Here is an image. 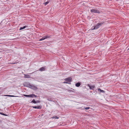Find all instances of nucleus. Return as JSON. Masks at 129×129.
<instances>
[{"label": "nucleus", "mask_w": 129, "mask_h": 129, "mask_svg": "<svg viewBox=\"0 0 129 129\" xmlns=\"http://www.w3.org/2000/svg\"><path fill=\"white\" fill-rule=\"evenodd\" d=\"M45 39L49 38H50V36L49 35L44 36Z\"/></svg>", "instance_id": "obj_9"}, {"label": "nucleus", "mask_w": 129, "mask_h": 129, "mask_svg": "<svg viewBox=\"0 0 129 129\" xmlns=\"http://www.w3.org/2000/svg\"><path fill=\"white\" fill-rule=\"evenodd\" d=\"M31 102L32 103H38V102H36V101H35V100L34 99H33L32 101Z\"/></svg>", "instance_id": "obj_11"}, {"label": "nucleus", "mask_w": 129, "mask_h": 129, "mask_svg": "<svg viewBox=\"0 0 129 129\" xmlns=\"http://www.w3.org/2000/svg\"><path fill=\"white\" fill-rule=\"evenodd\" d=\"M32 107L33 108L38 109H41V106H33Z\"/></svg>", "instance_id": "obj_5"}, {"label": "nucleus", "mask_w": 129, "mask_h": 129, "mask_svg": "<svg viewBox=\"0 0 129 129\" xmlns=\"http://www.w3.org/2000/svg\"><path fill=\"white\" fill-rule=\"evenodd\" d=\"M32 88L33 89H37V87L34 86H32Z\"/></svg>", "instance_id": "obj_15"}, {"label": "nucleus", "mask_w": 129, "mask_h": 129, "mask_svg": "<svg viewBox=\"0 0 129 129\" xmlns=\"http://www.w3.org/2000/svg\"><path fill=\"white\" fill-rule=\"evenodd\" d=\"M90 108L89 107L84 108V109L85 110H87V109H89Z\"/></svg>", "instance_id": "obj_20"}, {"label": "nucleus", "mask_w": 129, "mask_h": 129, "mask_svg": "<svg viewBox=\"0 0 129 129\" xmlns=\"http://www.w3.org/2000/svg\"><path fill=\"white\" fill-rule=\"evenodd\" d=\"M52 118L58 119L59 118V117L56 116H54L52 117Z\"/></svg>", "instance_id": "obj_12"}, {"label": "nucleus", "mask_w": 129, "mask_h": 129, "mask_svg": "<svg viewBox=\"0 0 129 129\" xmlns=\"http://www.w3.org/2000/svg\"><path fill=\"white\" fill-rule=\"evenodd\" d=\"M24 78H29L30 77V76L28 75L24 74Z\"/></svg>", "instance_id": "obj_6"}, {"label": "nucleus", "mask_w": 129, "mask_h": 129, "mask_svg": "<svg viewBox=\"0 0 129 129\" xmlns=\"http://www.w3.org/2000/svg\"><path fill=\"white\" fill-rule=\"evenodd\" d=\"M80 83L79 82H78L75 85L76 87H78L80 85Z\"/></svg>", "instance_id": "obj_10"}, {"label": "nucleus", "mask_w": 129, "mask_h": 129, "mask_svg": "<svg viewBox=\"0 0 129 129\" xmlns=\"http://www.w3.org/2000/svg\"><path fill=\"white\" fill-rule=\"evenodd\" d=\"M45 39V38L44 37V36L42 38L40 39L39 41H42L43 40H44Z\"/></svg>", "instance_id": "obj_14"}, {"label": "nucleus", "mask_w": 129, "mask_h": 129, "mask_svg": "<svg viewBox=\"0 0 129 129\" xmlns=\"http://www.w3.org/2000/svg\"><path fill=\"white\" fill-rule=\"evenodd\" d=\"M98 91H100L101 92H104V90H101L100 88H98Z\"/></svg>", "instance_id": "obj_16"}, {"label": "nucleus", "mask_w": 129, "mask_h": 129, "mask_svg": "<svg viewBox=\"0 0 129 129\" xmlns=\"http://www.w3.org/2000/svg\"><path fill=\"white\" fill-rule=\"evenodd\" d=\"M4 96H10V97H18L17 96H15L13 95H4Z\"/></svg>", "instance_id": "obj_8"}, {"label": "nucleus", "mask_w": 129, "mask_h": 129, "mask_svg": "<svg viewBox=\"0 0 129 129\" xmlns=\"http://www.w3.org/2000/svg\"><path fill=\"white\" fill-rule=\"evenodd\" d=\"M28 97L33 98L34 97H36L37 96L34 94H32L30 95H28Z\"/></svg>", "instance_id": "obj_4"}, {"label": "nucleus", "mask_w": 129, "mask_h": 129, "mask_svg": "<svg viewBox=\"0 0 129 129\" xmlns=\"http://www.w3.org/2000/svg\"><path fill=\"white\" fill-rule=\"evenodd\" d=\"M90 11L92 13H96L100 14V12L99 10L96 9L91 10Z\"/></svg>", "instance_id": "obj_2"}, {"label": "nucleus", "mask_w": 129, "mask_h": 129, "mask_svg": "<svg viewBox=\"0 0 129 129\" xmlns=\"http://www.w3.org/2000/svg\"><path fill=\"white\" fill-rule=\"evenodd\" d=\"M94 86H90V88L91 89H92L93 88H94Z\"/></svg>", "instance_id": "obj_18"}, {"label": "nucleus", "mask_w": 129, "mask_h": 129, "mask_svg": "<svg viewBox=\"0 0 129 129\" xmlns=\"http://www.w3.org/2000/svg\"><path fill=\"white\" fill-rule=\"evenodd\" d=\"M103 23H98L96 25L94 26V27H92V30H93L98 29L99 28L100 26L101 25H102L103 24Z\"/></svg>", "instance_id": "obj_1"}, {"label": "nucleus", "mask_w": 129, "mask_h": 129, "mask_svg": "<svg viewBox=\"0 0 129 129\" xmlns=\"http://www.w3.org/2000/svg\"><path fill=\"white\" fill-rule=\"evenodd\" d=\"M0 114L4 116H6L5 114L3 113H2L0 112Z\"/></svg>", "instance_id": "obj_19"}, {"label": "nucleus", "mask_w": 129, "mask_h": 129, "mask_svg": "<svg viewBox=\"0 0 129 129\" xmlns=\"http://www.w3.org/2000/svg\"><path fill=\"white\" fill-rule=\"evenodd\" d=\"M24 96H25V97H28V95H25V94H24Z\"/></svg>", "instance_id": "obj_21"}, {"label": "nucleus", "mask_w": 129, "mask_h": 129, "mask_svg": "<svg viewBox=\"0 0 129 129\" xmlns=\"http://www.w3.org/2000/svg\"><path fill=\"white\" fill-rule=\"evenodd\" d=\"M72 78L71 77H69L65 79V80L67 82H64V83H68V82L71 81Z\"/></svg>", "instance_id": "obj_3"}, {"label": "nucleus", "mask_w": 129, "mask_h": 129, "mask_svg": "<svg viewBox=\"0 0 129 129\" xmlns=\"http://www.w3.org/2000/svg\"><path fill=\"white\" fill-rule=\"evenodd\" d=\"M45 68L44 67H42L40 68V69H39V71H44L45 70Z\"/></svg>", "instance_id": "obj_7"}, {"label": "nucleus", "mask_w": 129, "mask_h": 129, "mask_svg": "<svg viewBox=\"0 0 129 129\" xmlns=\"http://www.w3.org/2000/svg\"><path fill=\"white\" fill-rule=\"evenodd\" d=\"M49 3V2L47 1L45 3H44V4L45 6H46L47 4Z\"/></svg>", "instance_id": "obj_17"}, {"label": "nucleus", "mask_w": 129, "mask_h": 129, "mask_svg": "<svg viewBox=\"0 0 129 129\" xmlns=\"http://www.w3.org/2000/svg\"><path fill=\"white\" fill-rule=\"evenodd\" d=\"M27 26H23V27H21L20 28V30H22L23 29L26 28V27H27Z\"/></svg>", "instance_id": "obj_13"}]
</instances>
